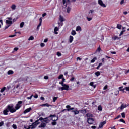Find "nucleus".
Instances as JSON below:
<instances>
[{
  "label": "nucleus",
  "instance_id": "nucleus-1",
  "mask_svg": "<svg viewBox=\"0 0 129 129\" xmlns=\"http://www.w3.org/2000/svg\"><path fill=\"white\" fill-rule=\"evenodd\" d=\"M62 3L63 5V8L65 11L67 10V12L69 14L70 11H71V4L70 3V0H62Z\"/></svg>",
  "mask_w": 129,
  "mask_h": 129
},
{
  "label": "nucleus",
  "instance_id": "nucleus-2",
  "mask_svg": "<svg viewBox=\"0 0 129 129\" xmlns=\"http://www.w3.org/2000/svg\"><path fill=\"white\" fill-rule=\"evenodd\" d=\"M11 112V113H14V112H16V109L14 108L13 106H8L7 108L3 111V114L4 115H8V112Z\"/></svg>",
  "mask_w": 129,
  "mask_h": 129
},
{
  "label": "nucleus",
  "instance_id": "nucleus-3",
  "mask_svg": "<svg viewBox=\"0 0 129 129\" xmlns=\"http://www.w3.org/2000/svg\"><path fill=\"white\" fill-rule=\"evenodd\" d=\"M59 90H62V91H63V90L68 91L69 90V86L64 84L62 87L59 88Z\"/></svg>",
  "mask_w": 129,
  "mask_h": 129
},
{
  "label": "nucleus",
  "instance_id": "nucleus-4",
  "mask_svg": "<svg viewBox=\"0 0 129 129\" xmlns=\"http://www.w3.org/2000/svg\"><path fill=\"white\" fill-rule=\"evenodd\" d=\"M22 103H23V101H19L18 102L17 104L15 106V110L17 111L18 109H20L21 107H22Z\"/></svg>",
  "mask_w": 129,
  "mask_h": 129
},
{
  "label": "nucleus",
  "instance_id": "nucleus-5",
  "mask_svg": "<svg viewBox=\"0 0 129 129\" xmlns=\"http://www.w3.org/2000/svg\"><path fill=\"white\" fill-rule=\"evenodd\" d=\"M40 122H39V120H36L34 123H33L31 125V129L36 128L37 127V125L39 124Z\"/></svg>",
  "mask_w": 129,
  "mask_h": 129
},
{
  "label": "nucleus",
  "instance_id": "nucleus-6",
  "mask_svg": "<svg viewBox=\"0 0 129 129\" xmlns=\"http://www.w3.org/2000/svg\"><path fill=\"white\" fill-rule=\"evenodd\" d=\"M49 117H52L51 120L53 121H56V120H58V117L56 116L55 115H50Z\"/></svg>",
  "mask_w": 129,
  "mask_h": 129
},
{
  "label": "nucleus",
  "instance_id": "nucleus-7",
  "mask_svg": "<svg viewBox=\"0 0 129 129\" xmlns=\"http://www.w3.org/2000/svg\"><path fill=\"white\" fill-rule=\"evenodd\" d=\"M87 122L89 124H93V122H94V119L93 118H89L87 119Z\"/></svg>",
  "mask_w": 129,
  "mask_h": 129
},
{
  "label": "nucleus",
  "instance_id": "nucleus-8",
  "mask_svg": "<svg viewBox=\"0 0 129 129\" xmlns=\"http://www.w3.org/2000/svg\"><path fill=\"white\" fill-rule=\"evenodd\" d=\"M98 3L101 7H102L103 8H106V5L103 3L102 0H98Z\"/></svg>",
  "mask_w": 129,
  "mask_h": 129
},
{
  "label": "nucleus",
  "instance_id": "nucleus-9",
  "mask_svg": "<svg viewBox=\"0 0 129 129\" xmlns=\"http://www.w3.org/2000/svg\"><path fill=\"white\" fill-rule=\"evenodd\" d=\"M47 124H46V123L42 121L41 125L38 126L39 128H45V127L46 126Z\"/></svg>",
  "mask_w": 129,
  "mask_h": 129
},
{
  "label": "nucleus",
  "instance_id": "nucleus-10",
  "mask_svg": "<svg viewBox=\"0 0 129 129\" xmlns=\"http://www.w3.org/2000/svg\"><path fill=\"white\" fill-rule=\"evenodd\" d=\"M105 124H106V121H104L103 122H101L99 125V128H102Z\"/></svg>",
  "mask_w": 129,
  "mask_h": 129
},
{
  "label": "nucleus",
  "instance_id": "nucleus-11",
  "mask_svg": "<svg viewBox=\"0 0 129 129\" xmlns=\"http://www.w3.org/2000/svg\"><path fill=\"white\" fill-rule=\"evenodd\" d=\"M127 107V105L126 104H122L121 106L120 107V109L121 110L124 109V108H126Z\"/></svg>",
  "mask_w": 129,
  "mask_h": 129
},
{
  "label": "nucleus",
  "instance_id": "nucleus-12",
  "mask_svg": "<svg viewBox=\"0 0 129 129\" xmlns=\"http://www.w3.org/2000/svg\"><path fill=\"white\" fill-rule=\"evenodd\" d=\"M86 116L87 117V119H88L89 118H92L93 115H92V114L87 113L86 114Z\"/></svg>",
  "mask_w": 129,
  "mask_h": 129
},
{
  "label": "nucleus",
  "instance_id": "nucleus-13",
  "mask_svg": "<svg viewBox=\"0 0 129 129\" xmlns=\"http://www.w3.org/2000/svg\"><path fill=\"white\" fill-rule=\"evenodd\" d=\"M32 110V108H29L26 109L24 111V113L26 114V113H28V112H30V111H31Z\"/></svg>",
  "mask_w": 129,
  "mask_h": 129
},
{
  "label": "nucleus",
  "instance_id": "nucleus-14",
  "mask_svg": "<svg viewBox=\"0 0 129 129\" xmlns=\"http://www.w3.org/2000/svg\"><path fill=\"white\" fill-rule=\"evenodd\" d=\"M6 23L7 24V25L11 26V25H12V24H13V22L11 20H7L6 21Z\"/></svg>",
  "mask_w": 129,
  "mask_h": 129
},
{
  "label": "nucleus",
  "instance_id": "nucleus-15",
  "mask_svg": "<svg viewBox=\"0 0 129 129\" xmlns=\"http://www.w3.org/2000/svg\"><path fill=\"white\" fill-rule=\"evenodd\" d=\"M73 39H74L73 36H70V37L69 38V42L70 43H72V42H73Z\"/></svg>",
  "mask_w": 129,
  "mask_h": 129
},
{
  "label": "nucleus",
  "instance_id": "nucleus-16",
  "mask_svg": "<svg viewBox=\"0 0 129 129\" xmlns=\"http://www.w3.org/2000/svg\"><path fill=\"white\" fill-rule=\"evenodd\" d=\"M7 74H8V75H11L12 74H14V71L13 70H9L7 72Z\"/></svg>",
  "mask_w": 129,
  "mask_h": 129
},
{
  "label": "nucleus",
  "instance_id": "nucleus-17",
  "mask_svg": "<svg viewBox=\"0 0 129 129\" xmlns=\"http://www.w3.org/2000/svg\"><path fill=\"white\" fill-rule=\"evenodd\" d=\"M54 34H55V35H58V32H57V31H59V28H58V27H56L54 28Z\"/></svg>",
  "mask_w": 129,
  "mask_h": 129
},
{
  "label": "nucleus",
  "instance_id": "nucleus-18",
  "mask_svg": "<svg viewBox=\"0 0 129 129\" xmlns=\"http://www.w3.org/2000/svg\"><path fill=\"white\" fill-rule=\"evenodd\" d=\"M59 21L60 22H64V21H65V19H64V18H63L62 16L60 15L59 16Z\"/></svg>",
  "mask_w": 129,
  "mask_h": 129
},
{
  "label": "nucleus",
  "instance_id": "nucleus-19",
  "mask_svg": "<svg viewBox=\"0 0 129 129\" xmlns=\"http://www.w3.org/2000/svg\"><path fill=\"white\" fill-rule=\"evenodd\" d=\"M42 121L44 122L45 123H46V124H47V123H49V122H50V120L46 119H44Z\"/></svg>",
  "mask_w": 129,
  "mask_h": 129
},
{
  "label": "nucleus",
  "instance_id": "nucleus-20",
  "mask_svg": "<svg viewBox=\"0 0 129 129\" xmlns=\"http://www.w3.org/2000/svg\"><path fill=\"white\" fill-rule=\"evenodd\" d=\"M72 112H74L75 115H76V114H78L79 113V111H78V110H73V111H72Z\"/></svg>",
  "mask_w": 129,
  "mask_h": 129
},
{
  "label": "nucleus",
  "instance_id": "nucleus-21",
  "mask_svg": "<svg viewBox=\"0 0 129 129\" xmlns=\"http://www.w3.org/2000/svg\"><path fill=\"white\" fill-rule=\"evenodd\" d=\"M79 112H81V113L85 114L86 113V110L85 109L80 110Z\"/></svg>",
  "mask_w": 129,
  "mask_h": 129
},
{
  "label": "nucleus",
  "instance_id": "nucleus-22",
  "mask_svg": "<svg viewBox=\"0 0 129 129\" xmlns=\"http://www.w3.org/2000/svg\"><path fill=\"white\" fill-rule=\"evenodd\" d=\"M12 10H16L17 6L15 4H13L11 7Z\"/></svg>",
  "mask_w": 129,
  "mask_h": 129
},
{
  "label": "nucleus",
  "instance_id": "nucleus-23",
  "mask_svg": "<svg viewBox=\"0 0 129 129\" xmlns=\"http://www.w3.org/2000/svg\"><path fill=\"white\" fill-rule=\"evenodd\" d=\"M41 106H42V107L44 106H47V107H49L50 105H49V104L48 103H46L41 105Z\"/></svg>",
  "mask_w": 129,
  "mask_h": 129
},
{
  "label": "nucleus",
  "instance_id": "nucleus-24",
  "mask_svg": "<svg viewBox=\"0 0 129 129\" xmlns=\"http://www.w3.org/2000/svg\"><path fill=\"white\" fill-rule=\"evenodd\" d=\"M117 28L119 30H121V28H122V26L120 24H117Z\"/></svg>",
  "mask_w": 129,
  "mask_h": 129
},
{
  "label": "nucleus",
  "instance_id": "nucleus-25",
  "mask_svg": "<svg viewBox=\"0 0 129 129\" xmlns=\"http://www.w3.org/2000/svg\"><path fill=\"white\" fill-rule=\"evenodd\" d=\"M48 118H49V117H46L45 118H43V117H40L39 118V119H38V120H39V121H40V120L42 121V120H44V119H48Z\"/></svg>",
  "mask_w": 129,
  "mask_h": 129
},
{
  "label": "nucleus",
  "instance_id": "nucleus-26",
  "mask_svg": "<svg viewBox=\"0 0 129 129\" xmlns=\"http://www.w3.org/2000/svg\"><path fill=\"white\" fill-rule=\"evenodd\" d=\"M76 30L77 31V32H78V31H81V27L80 26H77L76 27Z\"/></svg>",
  "mask_w": 129,
  "mask_h": 129
},
{
  "label": "nucleus",
  "instance_id": "nucleus-27",
  "mask_svg": "<svg viewBox=\"0 0 129 129\" xmlns=\"http://www.w3.org/2000/svg\"><path fill=\"white\" fill-rule=\"evenodd\" d=\"M35 39V38L34 37V36H31L29 39H28V41H33V40H34Z\"/></svg>",
  "mask_w": 129,
  "mask_h": 129
},
{
  "label": "nucleus",
  "instance_id": "nucleus-28",
  "mask_svg": "<svg viewBox=\"0 0 129 129\" xmlns=\"http://www.w3.org/2000/svg\"><path fill=\"white\" fill-rule=\"evenodd\" d=\"M98 110H99V111H102V107L101 106V105H99L98 107Z\"/></svg>",
  "mask_w": 129,
  "mask_h": 129
},
{
  "label": "nucleus",
  "instance_id": "nucleus-29",
  "mask_svg": "<svg viewBox=\"0 0 129 129\" xmlns=\"http://www.w3.org/2000/svg\"><path fill=\"white\" fill-rule=\"evenodd\" d=\"M71 35H72L73 36H75V35H76V31H75V30H72L71 32Z\"/></svg>",
  "mask_w": 129,
  "mask_h": 129
},
{
  "label": "nucleus",
  "instance_id": "nucleus-30",
  "mask_svg": "<svg viewBox=\"0 0 129 129\" xmlns=\"http://www.w3.org/2000/svg\"><path fill=\"white\" fill-rule=\"evenodd\" d=\"M95 75H96V76H99V75H100V72L99 71H98V72H96V73H95Z\"/></svg>",
  "mask_w": 129,
  "mask_h": 129
},
{
  "label": "nucleus",
  "instance_id": "nucleus-31",
  "mask_svg": "<svg viewBox=\"0 0 129 129\" xmlns=\"http://www.w3.org/2000/svg\"><path fill=\"white\" fill-rule=\"evenodd\" d=\"M25 25V23L24 22H21L20 24V28H23V27H24V25Z\"/></svg>",
  "mask_w": 129,
  "mask_h": 129
},
{
  "label": "nucleus",
  "instance_id": "nucleus-32",
  "mask_svg": "<svg viewBox=\"0 0 129 129\" xmlns=\"http://www.w3.org/2000/svg\"><path fill=\"white\" fill-rule=\"evenodd\" d=\"M94 83L93 82H92L90 83V86H92V87H94V88H95L96 86L94 85Z\"/></svg>",
  "mask_w": 129,
  "mask_h": 129
},
{
  "label": "nucleus",
  "instance_id": "nucleus-33",
  "mask_svg": "<svg viewBox=\"0 0 129 129\" xmlns=\"http://www.w3.org/2000/svg\"><path fill=\"white\" fill-rule=\"evenodd\" d=\"M95 60H97V58L96 57H94L93 59L91 60V63H94Z\"/></svg>",
  "mask_w": 129,
  "mask_h": 129
},
{
  "label": "nucleus",
  "instance_id": "nucleus-34",
  "mask_svg": "<svg viewBox=\"0 0 129 129\" xmlns=\"http://www.w3.org/2000/svg\"><path fill=\"white\" fill-rule=\"evenodd\" d=\"M58 97H54L53 98V102H55L56 100L58 99Z\"/></svg>",
  "mask_w": 129,
  "mask_h": 129
},
{
  "label": "nucleus",
  "instance_id": "nucleus-35",
  "mask_svg": "<svg viewBox=\"0 0 129 129\" xmlns=\"http://www.w3.org/2000/svg\"><path fill=\"white\" fill-rule=\"evenodd\" d=\"M86 18H87V20L88 21V22H90V21H91V20H92V18H91V17H88V16H87Z\"/></svg>",
  "mask_w": 129,
  "mask_h": 129
},
{
  "label": "nucleus",
  "instance_id": "nucleus-36",
  "mask_svg": "<svg viewBox=\"0 0 129 129\" xmlns=\"http://www.w3.org/2000/svg\"><path fill=\"white\" fill-rule=\"evenodd\" d=\"M64 76L63 75H60L58 76V79H62Z\"/></svg>",
  "mask_w": 129,
  "mask_h": 129
},
{
  "label": "nucleus",
  "instance_id": "nucleus-37",
  "mask_svg": "<svg viewBox=\"0 0 129 129\" xmlns=\"http://www.w3.org/2000/svg\"><path fill=\"white\" fill-rule=\"evenodd\" d=\"M121 116L123 118H125V113L124 112L121 113Z\"/></svg>",
  "mask_w": 129,
  "mask_h": 129
},
{
  "label": "nucleus",
  "instance_id": "nucleus-38",
  "mask_svg": "<svg viewBox=\"0 0 129 129\" xmlns=\"http://www.w3.org/2000/svg\"><path fill=\"white\" fill-rule=\"evenodd\" d=\"M117 39H118L117 36H114L112 37V40H113V41H115V40H117Z\"/></svg>",
  "mask_w": 129,
  "mask_h": 129
},
{
  "label": "nucleus",
  "instance_id": "nucleus-39",
  "mask_svg": "<svg viewBox=\"0 0 129 129\" xmlns=\"http://www.w3.org/2000/svg\"><path fill=\"white\" fill-rule=\"evenodd\" d=\"M57 55L58 57H61V56H62V54L61 53V52H57Z\"/></svg>",
  "mask_w": 129,
  "mask_h": 129
},
{
  "label": "nucleus",
  "instance_id": "nucleus-40",
  "mask_svg": "<svg viewBox=\"0 0 129 129\" xmlns=\"http://www.w3.org/2000/svg\"><path fill=\"white\" fill-rule=\"evenodd\" d=\"M102 65H103L102 63H100L98 66L97 67V69H99V68H100V66H102Z\"/></svg>",
  "mask_w": 129,
  "mask_h": 129
},
{
  "label": "nucleus",
  "instance_id": "nucleus-41",
  "mask_svg": "<svg viewBox=\"0 0 129 129\" xmlns=\"http://www.w3.org/2000/svg\"><path fill=\"white\" fill-rule=\"evenodd\" d=\"M5 90H6V87H4L3 88H2L0 92H4L5 91Z\"/></svg>",
  "mask_w": 129,
  "mask_h": 129
},
{
  "label": "nucleus",
  "instance_id": "nucleus-42",
  "mask_svg": "<svg viewBox=\"0 0 129 129\" xmlns=\"http://www.w3.org/2000/svg\"><path fill=\"white\" fill-rule=\"evenodd\" d=\"M120 121H121V122H123V123H124L125 124L126 123H125V121H124V120H123V119H120Z\"/></svg>",
  "mask_w": 129,
  "mask_h": 129
},
{
  "label": "nucleus",
  "instance_id": "nucleus-43",
  "mask_svg": "<svg viewBox=\"0 0 129 129\" xmlns=\"http://www.w3.org/2000/svg\"><path fill=\"white\" fill-rule=\"evenodd\" d=\"M51 124H52V125H57V122H56V121H53V122H52L51 123Z\"/></svg>",
  "mask_w": 129,
  "mask_h": 129
},
{
  "label": "nucleus",
  "instance_id": "nucleus-44",
  "mask_svg": "<svg viewBox=\"0 0 129 129\" xmlns=\"http://www.w3.org/2000/svg\"><path fill=\"white\" fill-rule=\"evenodd\" d=\"M93 13H94V10H90V11L89 12V14H93Z\"/></svg>",
  "mask_w": 129,
  "mask_h": 129
},
{
  "label": "nucleus",
  "instance_id": "nucleus-45",
  "mask_svg": "<svg viewBox=\"0 0 129 129\" xmlns=\"http://www.w3.org/2000/svg\"><path fill=\"white\" fill-rule=\"evenodd\" d=\"M122 88H123V87H120L119 88L120 91H124V89H122Z\"/></svg>",
  "mask_w": 129,
  "mask_h": 129
},
{
  "label": "nucleus",
  "instance_id": "nucleus-46",
  "mask_svg": "<svg viewBox=\"0 0 129 129\" xmlns=\"http://www.w3.org/2000/svg\"><path fill=\"white\" fill-rule=\"evenodd\" d=\"M124 32H125V30H122V31L120 32V34L119 36H121V35H123V33H124Z\"/></svg>",
  "mask_w": 129,
  "mask_h": 129
},
{
  "label": "nucleus",
  "instance_id": "nucleus-47",
  "mask_svg": "<svg viewBox=\"0 0 129 129\" xmlns=\"http://www.w3.org/2000/svg\"><path fill=\"white\" fill-rule=\"evenodd\" d=\"M12 127H13V128H14V129H17V125H16V124H13V125H12Z\"/></svg>",
  "mask_w": 129,
  "mask_h": 129
},
{
  "label": "nucleus",
  "instance_id": "nucleus-48",
  "mask_svg": "<svg viewBox=\"0 0 129 129\" xmlns=\"http://www.w3.org/2000/svg\"><path fill=\"white\" fill-rule=\"evenodd\" d=\"M108 86L107 85H106L104 86V87L103 88V90H106V89H107Z\"/></svg>",
  "mask_w": 129,
  "mask_h": 129
},
{
  "label": "nucleus",
  "instance_id": "nucleus-49",
  "mask_svg": "<svg viewBox=\"0 0 129 129\" xmlns=\"http://www.w3.org/2000/svg\"><path fill=\"white\" fill-rule=\"evenodd\" d=\"M42 25V23L39 22V24H38V26H37V29H39V28H40V27H41V25Z\"/></svg>",
  "mask_w": 129,
  "mask_h": 129
},
{
  "label": "nucleus",
  "instance_id": "nucleus-50",
  "mask_svg": "<svg viewBox=\"0 0 129 129\" xmlns=\"http://www.w3.org/2000/svg\"><path fill=\"white\" fill-rule=\"evenodd\" d=\"M59 26H63V22H58Z\"/></svg>",
  "mask_w": 129,
  "mask_h": 129
},
{
  "label": "nucleus",
  "instance_id": "nucleus-51",
  "mask_svg": "<svg viewBox=\"0 0 129 129\" xmlns=\"http://www.w3.org/2000/svg\"><path fill=\"white\" fill-rule=\"evenodd\" d=\"M41 47H45V43H41L40 44Z\"/></svg>",
  "mask_w": 129,
  "mask_h": 129
},
{
  "label": "nucleus",
  "instance_id": "nucleus-52",
  "mask_svg": "<svg viewBox=\"0 0 129 129\" xmlns=\"http://www.w3.org/2000/svg\"><path fill=\"white\" fill-rule=\"evenodd\" d=\"M3 125H4V121H2L0 122V127L1 126H3Z\"/></svg>",
  "mask_w": 129,
  "mask_h": 129
},
{
  "label": "nucleus",
  "instance_id": "nucleus-53",
  "mask_svg": "<svg viewBox=\"0 0 129 129\" xmlns=\"http://www.w3.org/2000/svg\"><path fill=\"white\" fill-rule=\"evenodd\" d=\"M71 106L70 105H67L66 106V108H67L68 109H70Z\"/></svg>",
  "mask_w": 129,
  "mask_h": 129
},
{
  "label": "nucleus",
  "instance_id": "nucleus-54",
  "mask_svg": "<svg viewBox=\"0 0 129 129\" xmlns=\"http://www.w3.org/2000/svg\"><path fill=\"white\" fill-rule=\"evenodd\" d=\"M33 97V95H31L30 97H28L27 98V99H32V98Z\"/></svg>",
  "mask_w": 129,
  "mask_h": 129
},
{
  "label": "nucleus",
  "instance_id": "nucleus-55",
  "mask_svg": "<svg viewBox=\"0 0 129 129\" xmlns=\"http://www.w3.org/2000/svg\"><path fill=\"white\" fill-rule=\"evenodd\" d=\"M59 84H61V85L63 86L65 84H64V83L62 81H61V82H59Z\"/></svg>",
  "mask_w": 129,
  "mask_h": 129
},
{
  "label": "nucleus",
  "instance_id": "nucleus-56",
  "mask_svg": "<svg viewBox=\"0 0 129 129\" xmlns=\"http://www.w3.org/2000/svg\"><path fill=\"white\" fill-rule=\"evenodd\" d=\"M14 37H16V35H12L9 36V38H14Z\"/></svg>",
  "mask_w": 129,
  "mask_h": 129
},
{
  "label": "nucleus",
  "instance_id": "nucleus-57",
  "mask_svg": "<svg viewBox=\"0 0 129 129\" xmlns=\"http://www.w3.org/2000/svg\"><path fill=\"white\" fill-rule=\"evenodd\" d=\"M70 110H74V108H71L68 109V111H70Z\"/></svg>",
  "mask_w": 129,
  "mask_h": 129
},
{
  "label": "nucleus",
  "instance_id": "nucleus-58",
  "mask_svg": "<svg viewBox=\"0 0 129 129\" xmlns=\"http://www.w3.org/2000/svg\"><path fill=\"white\" fill-rule=\"evenodd\" d=\"M44 79H49V77H48V76H45L44 77Z\"/></svg>",
  "mask_w": 129,
  "mask_h": 129
},
{
  "label": "nucleus",
  "instance_id": "nucleus-59",
  "mask_svg": "<svg viewBox=\"0 0 129 129\" xmlns=\"http://www.w3.org/2000/svg\"><path fill=\"white\" fill-rule=\"evenodd\" d=\"M47 16V13H44V14H42V17L44 18V17H46Z\"/></svg>",
  "mask_w": 129,
  "mask_h": 129
},
{
  "label": "nucleus",
  "instance_id": "nucleus-60",
  "mask_svg": "<svg viewBox=\"0 0 129 129\" xmlns=\"http://www.w3.org/2000/svg\"><path fill=\"white\" fill-rule=\"evenodd\" d=\"M100 50H101V49L100 48V46H99L97 49V51L98 52H100Z\"/></svg>",
  "mask_w": 129,
  "mask_h": 129
},
{
  "label": "nucleus",
  "instance_id": "nucleus-61",
  "mask_svg": "<svg viewBox=\"0 0 129 129\" xmlns=\"http://www.w3.org/2000/svg\"><path fill=\"white\" fill-rule=\"evenodd\" d=\"M40 99L41 100H45V98H44V97H41Z\"/></svg>",
  "mask_w": 129,
  "mask_h": 129
},
{
  "label": "nucleus",
  "instance_id": "nucleus-62",
  "mask_svg": "<svg viewBox=\"0 0 129 129\" xmlns=\"http://www.w3.org/2000/svg\"><path fill=\"white\" fill-rule=\"evenodd\" d=\"M127 73H129V69L125 72V74H127Z\"/></svg>",
  "mask_w": 129,
  "mask_h": 129
},
{
  "label": "nucleus",
  "instance_id": "nucleus-63",
  "mask_svg": "<svg viewBox=\"0 0 129 129\" xmlns=\"http://www.w3.org/2000/svg\"><path fill=\"white\" fill-rule=\"evenodd\" d=\"M124 15H127V14H128V12H127V11H125L123 12Z\"/></svg>",
  "mask_w": 129,
  "mask_h": 129
},
{
  "label": "nucleus",
  "instance_id": "nucleus-64",
  "mask_svg": "<svg viewBox=\"0 0 129 129\" xmlns=\"http://www.w3.org/2000/svg\"><path fill=\"white\" fill-rule=\"evenodd\" d=\"M91 128H92V129H95V128H96V126H91Z\"/></svg>",
  "mask_w": 129,
  "mask_h": 129
}]
</instances>
